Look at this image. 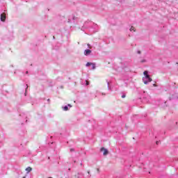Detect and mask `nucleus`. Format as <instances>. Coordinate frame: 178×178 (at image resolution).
<instances>
[{
  "mask_svg": "<svg viewBox=\"0 0 178 178\" xmlns=\"http://www.w3.org/2000/svg\"><path fill=\"white\" fill-rule=\"evenodd\" d=\"M143 74L145 77L143 78V81L144 84H148L149 83H151L152 81V79L149 77V75L148 74V71H145L143 72Z\"/></svg>",
  "mask_w": 178,
  "mask_h": 178,
  "instance_id": "f257e3e1",
  "label": "nucleus"
},
{
  "mask_svg": "<svg viewBox=\"0 0 178 178\" xmlns=\"http://www.w3.org/2000/svg\"><path fill=\"white\" fill-rule=\"evenodd\" d=\"M176 99H178V96L176 93L170 97V101H175Z\"/></svg>",
  "mask_w": 178,
  "mask_h": 178,
  "instance_id": "f03ea898",
  "label": "nucleus"
},
{
  "mask_svg": "<svg viewBox=\"0 0 178 178\" xmlns=\"http://www.w3.org/2000/svg\"><path fill=\"white\" fill-rule=\"evenodd\" d=\"M86 66L87 67H88L90 66L92 67H97V63H87Z\"/></svg>",
  "mask_w": 178,
  "mask_h": 178,
  "instance_id": "7ed1b4c3",
  "label": "nucleus"
},
{
  "mask_svg": "<svg viewBox=\"0 0 178 178\" xmlns=\"http://www.w3.org/2000/svg\"><path fill=\"white\" fill-rule=\"evenodd\" d=\"M100 151L102 152H103V155H108V149H106L105 147H102L101 149H100Z\"/></svg>",
  "mask_w": 178,
  "mask_h": 178,
  "instance_id": "20e7f679",
  "label": "nucleus"
},
{
  "mask_svg": "<svg viewBox=\"0 0 178 178\" xmlns=\"http://www.w3.org/2000/svg\"><path fill=\"white\" fill-rule=\"evenodd\" d=\"M84 55L86 56H88V55H90V54H91V50L90 49H86L83 52Z\"/></svg>",
  "mask_w": 178,
  "mask_h": 178,
  "instance_id": "39448f33",
  "label": "nucleus"
},
{
  "mask_svg": "<svg viewBox=\"0 0 178 178\" xmlns=\"http://www.w3.org/2000/svg\"><path fill=\"white\" fill-rule=\"evenodd\" d=\"M6 19V15H5V14H1V21L5 22Z\"/></svg>",
  "mask_w": 178,
  "mask_h": 178,
  "instance_id": "423d86ee",
  "label": "nucleus"
},
{
  "mask_svg": "<svg viewBox=\"0 0 178 178\" xmlns=\"http://www.w3.org/2000/svg\"><path fill=\"white\" fill-rule=\"evenodd\" d=\"M26 170L27 171V173H30V172L33 170V168H31V167H28L26 168Z\"/></svg>",
  "mask_w": 178,
  "mask_h": 178,
  "instance_id": "0eeeda50",
  "label": "nucleus"
},
{
  "mask_svg": "<svg viewBox=\"0 0 178 178\" xmlns=\"http://www.w3.org/2000/svg\"><path fill=\"white\" fill-rule=\"evenodd\" d=\"M63 111H69V107L67 106H65L62 107Z\"/></svg>",
  "mask_w": 178,
  "mask_h": 178,
  "instance_id": "6e6552de",
  "label": "nucleus"
},
{
  "mask_svg": "<svg viewBox=\"0 0 178 178\" xmlns=\"http://www.w3.org/2000/svg\"><path fill=\"white\" fill-rule=\"evenodd\" d=\"M107 81V86H108V90H111V87H109V81Z\"/></svg>",
  "mask_w": 178,
  "mask_h": 178,
  "instance_id": "1a4fd4ad",
  "label": "nucleus"
},
{
  "mask_svg": "<svg viewBox=\"0 0 178 178\" xmlns=\"http://www.w3.org/2000/svg\"><path fill=\"white\" fill-rule=\"evenodd\" d=\"M130 31H135V30H134V27H131V29H130Z\"/></svg>",
  "mask_w": 178,
  "mask_h": 178,
  "instance_id": "9d476101",
  "label": "nucleus"
},
{
  "mask_svg": "<svg viewBox=\"0 0 178 178\" xmlns=\"http://www.w3.org/2000/svg\"><path fill=\"white\" fill-rule=\"evenodd\" d=\"M86 83V86H88L90 84V82L89 81H85Z\"/></svg>",
  "mask_w": 178,
  "mask_h": 178,
  "instance_id": "9b49d317",
  "label": "nucleus"
},
{
  "mask_svg": "<svg viewBox=\"0 0 178 178\" xmlns=\"http://www.w3.org/2000/svg\"><path fill=\"white\" fill-rule=\"evenodd\" d=\"M122 98H126V95L125 94L122 95Z\"/></svg>",
  "mask_w": 178,
  "mask_h": 178,
  "instance_id": "f8f14e48",
  "label": "nucleus"
},
{
  "mask_svg": "<svg viewBox=\"0 0 178 178\" xmlns=\"http://www.w3.org/2000/svg\"><path fill=\"white\" fill-rule=\"evenodd\" d=\"M74 149H70V152H74Z\"/></svg>",
  "mask_w": 178,
  "mask_h": 178,
  "instance_id": "ddd939ff",
  "label": "nucleus"
},
{
  "mask_svg": "<svg viewBox=\"0 0 178 178\" xmlns=\"http://www.w3.org/2000/svg\"><path fill=\"white\" fill-rule=\"evenodd\" d=\"M144 62H147V60H143L141 61L142 63H144Z\"/></svg>",
  "mask_w": 178,
  "mask_h": 178,
  "instance_id": "4468645a",
  "label": "nucleus"
},
{
  "mask_svg": "<svg viewBox=\"0 0 178 178\" xmlns=\"http://www.w3.org/2000/svg\"><path fill=\"white\" fill-rule=\"evenodd\" d=\"M88 47L91 48V45L90 44H88Z\"/></svg>",
  "mask_w": 178,
  "mask_h": 178,
  "instance_id": "2eb2a0df",
  "label": "nucleus"
},
{
  "mask_svg": "<svg viewBox=\"0 0 178 178\" xmlns=\"http://www.w3.org/2000/svg\"><path fill=\"white\" fill-rule=\"evenodd\" d=\"M67 106H70V108H72V105L71 104H68Z\"/></svg>",
  "mask_w": 178,
  "mask_h": 178,
  "instance_id": "dca6fc26",
  "label": "nucleus"
},
{
  "mask_svg": "<svg viewBox=\"0 0 178 178\" xmlns=\"http://www.w3.org/2000/svg\"><path fill=\"white\" fill-rule=\"evenodd\" d=\"M137 52H138V54H141V51H138Z\"/></svg>",
  "mask_w": 178,
  "mask_h": 178,
  "instance_id": "f3484780",
  "label": "nucleus"
},
{
  "mask_svg": "<svg viewBox=\"0 0 178 178\" xmlns=\"http://www.w3.org/2000/svg\"><path fill=\"white\" fill-rule=\"evenodd\" d=\"M26 92H27V89H26L25 95H26Z\"/></svg>",
  "mask_w": 178,
  "mask_h": 178,
  "instance_id": "a211bd4d",
  "label": "nucleus"
},
{
  "mask_svg": "<svg viewBox=\"0 0 178 178\" xmlns=\"http://www.w3.org/2000/svg\"><path fill=\"white\" fill-rule=\"evenodd\" d=\"M26 74H29V71H26Z\"/></svg>",
  "mask_w": 178,
  "mask_h": 178,
  "instance_id": "6ab92c4d",
  "label": "nucleus"
},
{
  "mask_svg": "<svg viewBox=\"0 0 178 178\" xmlns=\"http://www.w3.org/2000/svg\"><path fill=\"white\" fill-rule=\"evenodd\" d=\"M153 86H154V87H156V84H154Z\"/></svg>",
  "mask_w": 178,
  "mask_h": 178,
  "instance_id": "aec40b11",
  "label": "nucleus"
},
{
  "mask_svg": "<svg viewBox=\"0 0 178 178\" xmlns=\"http://www.w3.org/2000/svg\"><path fill=\"white\" fill-rule=\"evenodd\" d=\"M97 172H99V168H97Z\"/></svg>",
  "mask_w": 178,
  "mask_h": 178,
  "instance_id": "412c9836",
  "label": "nucleus"
},
{
  "mask_svg": "<svg viewBox=\"0 0 178 178\" xmlns=\"http://www.w3.org/2000/svg\"><path fill=\"white\" fill-rule=\"evenodd\" d=\"M48 102H49L51 100L49 99H47Z\"/></svg>",
  "mask_w": 178,
  "mask_h": 178,
  "instance_id": "4be33fe9",
  "label": "nucleus"
},
{
  "mask_svg": "<svg viewBox=\"0 0 178 178\" xmlns=\"http://www.w3.org/2000/svg\"><path fill=\"white\" fill-rule=\"evenodd\" d=\"M26 88H29V86L28 85H26Z\"/></svg>",
  "mask_w": 178,
  "mask_h": 178,
  "instance_id": "5701e85b",
  "label": "nucleus"
},
{
  "mask_svg": "<svg viewBox=\"0 0 178 178\" xmlns=\"http://www.w3.org/2000/svg\"><path fill=\"white\" fill-rule=\"evenodd\" d=\"M158 143H159V142H158V141H157V142H156V144H158Z\"/></svg>",
  "mask_w": 178,
  "mask_h": 178,
  "instance_id": "b1692460",
  "label": "nucleus"
},
{
  "mask_svg": "<svg viewBox=\"0 0 178 178\" xmlns=\"http://www.w3.org/2000/svg\"><path fill=\"white\" fill-rule=\"evenodd\" d=\"M83 165V163H81V165Z\"/></svg>",
  "mask_w": 178,
  "mask_h": 178,
  "instance_id": "393cba45",
  "label": "nucleus"
},
{
  "mask_svg": "<svg viewBox=\"0 0 178 178\" xmlns=\"http://www.w3.org/2000/svg\"><path fill=\"white\" fill-rule=\"evenodd\" d=\"M88 173L90 174V171H88Z\"/></svg>",
  "mask_w": 178,
  "mask_h": 178,
  "instance_id": "a878e982",
  "label": "nucleus"
},
{
  "mask_svg": "<svg viewBox=\"0 0 178 178\" xmlns=\"http://www.w3.org/2000/svg\"><path fill=\"white\" fill-rule=\"evenodd\" d=\"M92 69L94 70V69H95V67H93Z\"/></svg>",
  "mask_w": 178,
  "mask_h": 178,
  "instance_id": "bb28decb",
  "label": "nucleus"
},
{
  "mask_svg": "<svg viewBox=\"0 0 178 178\" xmlns=\"http://www.w3.org/2000/svg\"><path fill=\"white\" fill-rule=\"evenodd\" d=\"M23 178H26V177H23Z\"/></svg>",
  "mask_w": 178,
  "mask_h": 178,
  "instance_id": "cd10ccee",
  "label": "nucleus"
},
{
  "mask_svg": "<svg viewBox=\"0 0 178 178\" xmlns=\"http://www.w3.org/2000/svg\"><path fill=\"white\" fill-rule=\"evenodd\" d=\"M48 178H52V177H48Z\"/></svg>",
  "mask_w": 178,
  "mask_h": 178,
  "instance_id": "c85d7f7f",
  "label": "nucleus"
}]
</instances>
